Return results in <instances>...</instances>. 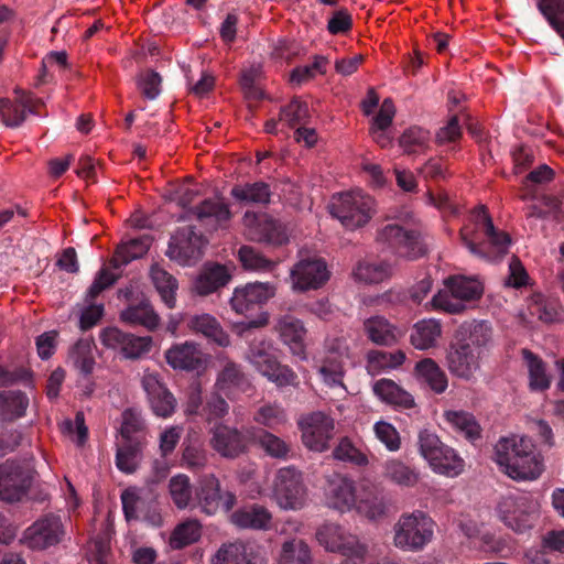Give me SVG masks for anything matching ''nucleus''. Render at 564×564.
Instances as JSON below:
<instances>
[{
  "label": "nucleus",
  "instance_id": "nucleus-3",
  "mask_svg": "<svg viewBox=\"0 0 564 564\" xmlns=\"http://www.w3.org/2000/svg\"><path fill=\"white\" fill-rule=\"evenodd\" d=\"M435 523L425 512L402 513L392 527V543L404 552H420L434 538Z\"/></svg>",
  "mask_w": 564,
  "mask_h": 564
},
{
  "label": "nucleus",
  "instance_id": "nucleus-6",
  "mask_svg": "<svg viewBox=\"0 0 564 564\" xmlns=\"http://www.w3.org/2000/svg\"><path fill=\"white\" fill-rule=\"evenodd\" d=\"M481 294L482 285L478 280L449 276L444 281V288L433 296L431 305L435 310L457 314L466 308V302L477 300Z\"/></svg>",
  "mask_w": 564,
  "mask_h": 564
},
{
  "label": "nucleus",
  "instance_id": "nucleus-61",
  "mask_svg": "<svg viewBox=\"0 0 564 564\" xmlns=\"http://www.w3.org/2000/svg\"><path fill=\"white\" fill-rule=\"evenodd\" d=\"M152 347V338L150 336L138 337L127 334L121 354L128 359H138L148 354Z\"/></svg>",
  "mask_w": 564,
  "mask_h": 564
},
{
  "label": "nucleus",
  "instance_id": "nucleus-64",
  "mask_svg": "<svg viewBox=\"0 0 564 564\" xmlns=\"http://www.w3.org/2000/svg\"><path fill=\"white\" fill-rule=\"evenodd\" d=\"M61 431L64 435L69 436L77 445H83L87 438V426L85 425V417L82 412L76 413L75 420H64L59 424Z\"/></svg>",
  "mask_w": 564,
  "mask_h": 564
},
{
  "label": "nucleus",
  "instance_id": "nucleus-45",
  "mask_svg": "<svg viewBox=\"0 0 564 564\" xmlns=\"http://www.w3.org/2000/svg\"><path fill=\"white\" fill-rule=\"evenodd\" d=\"M69 362L84 375H89L95 366L94 345L87 339L78 340L70 349Z\"/></svg>",
  "mask_w": 564,
  "mask_h": 564
},
{
  "label": "nucleus",
  "instance_id": "nucleus-53",
  "mask_svg": "<svg viewBox=\"0 0 564 564\" xmlns=\"http://www.w3.org/2000/svg\"><path fill=\"white\" fill-rule=\"evenodd\" d=\"M530 314L545 323H552L562 318V312L557 304L546 300L543 295L533 296L529 305Z\"/></svg>",
  "mask_w": 564,
  "mask_h": 564
},
{
  "label": "nucleus",
  "instance_id": "nucleus-14",
  "mask_svg": "<svg viewBox=\"0 0 564 564\" xmlns=\"http://www.w3.org/2000/svg\"><path fill=\"white\" fill-rule=\"evenodd\" d=\"M166 364L174 370L204 372L210 361V356L205 354L199 344L193 340L173 344L164 352Z\"/></svg>",
  "mask_w": 564,
  "mask_h": 564
},
{
  "label": "nucleus",
  "instance_id": "nucleus-52",
  "mask_svg": "<svg viewBox=\"0 0 564 564\" xmlns=\"http://www.w3.org/2000/svg\"><path fill=\"white\" fill-rule=\"evenodd\" d=\"M430 142V133L429 131L419 128L411 127L403 132V134L399 139L400 147L404 150L405 153H419L427 148Z\"/></svg>",
  "mask_w": 564,
  "mask_h": 564
},
{
  "label": "nucleus",
  "instance_id": "nucleus-42",
  "mask_svg": "<svg viewBox=\"0 0 564 564\" xmlns=\"http://www.w3.org/2000/svg\"><path fill=\"white\" fill-rule=\"evenodd\" d=\"M29 400L20 391H7L0 393L1 421L9 422L24 415Z\"/></svg>",
  "mask_w": 564,
  "mask_h": 564
},
{
  "label": "nucleus",
  "instance_id": "nucleus-56",
  "mask_svg": "<svg viewBox=\"0 0 564 564\" xmlns=\"http://www.w3.org/2000/svg\"><path fill=\"white\" fill-rule=\"evenodd\" d=\"M170 495L177 508L184 509L188 506L192 498V487L189 478L178 474L170 480Z\"/></svg>",
  "mask_w": 564,
  "mask_h": 564
},
{
  "label": "nucleus",
  "instance_id": "nucleus-58",
  "mask_svg": "<svg viewBox=\"0 0 564 564\" xmlns=\"http://www.w3.org/2000/svg\"><path fill=\"white\" fill-rule=\"evenodd\" d=\"M310 111L307 105L297 99L292 100L289 105L283 107L280 112V120L291 128L306 123Z\"/></svg>",
  "mask_w": 564,
  "mask_h": 564
},
{
  "label": "nucleus",
  "instance_id": "nucleus-60",
  "mask_svg": "<svg viewBox=\"0 0 564 564\" xmlns=\"http://www.w3.org/2000/svg\"><path fill=\"white\" fill-rule=\"evenodd\" d=\"M419 452L421 456L430 464L435 460V456L445 446L438 436L430 430H422L417 436Z\"/></svg>",
  "mask_w": 564,
  "mask_h": 564
},
{
  "label": "nucleus",
  "instance_id": "nucleus-36",
  "mask_svg": "<svg viewBox=\"0 0 564 564\" xmlns=\"http://www.w3.org/2000/svg\"><path fill=\"white\" fill-rule=\"evenodd\" d=\"M429 466L440 475L456 477L464 471V459L449 446L445 445Z\"/></svg>",
  "mask_w": 564,
  "mask_h": 564
},
{
  "label": "nucleus",
  "instance_id": "nucleus-39",
  "mask_svg": "<svg viewBox=\"0 0 564 564\" xmlns=\"http://www.w3.org/2000/svg\"><path fill=\"white\" fill-rule=\"evenodd\" d=\"M310 546L301 539H291L283 542L278 564H312Z\"/></svg>",
  "mask_w": 564,
  "mask_h": 564
},
{
  "label": "nucleus",
  "instance_id": "nucleus-59",
  "mask_svg": "<svg viewBox=\"0 0 564 564\" xmlns=\"http://www.w3.org/2000/svg\"><path fill=\"white\" fill-rule=\"evenodd\" d=\"M242 382L243 376L239 367L231 361H226L223 370L218 375L216 388L218 391L228 395L231 388L239 387Z\"/></svg>",
  "mask_w": 564,
  "mask_h": 564
},
{
  "label": "nucleus",
  "instance_id": "nucleus-46",
  "mask_svg": "<svg viewBox=\"0 0 564 564\" xmlns=\"http://www.w3.org/2000/svg\"><path fill=\"white\" fill-rule=\"evenodd\" d=\"M523 358L529 371V386L531 390L542 391L550 387L551 379L546 373L545 366L536 356L523 350Z\"/></svg>",
  "mask_w": 564,
  "mask_h": 564
},
{
  "label": "nucleus",
  "instance_id": "nucleus-31",
  "mask_svg": "<svg viewBox=\"0 0 564 564\" xmlns=\"http://www.w3.org/2000/svg\"><path fill=\"white\" fill-rule=\"evenodd\" d=\"M271 513L263 507L252 506L231 513L230 521L238 528L267 530L271 524Z\"/></svg>",
  "mask_w": 564,
  "mask_h": 564
},
{
  "label": "nucleus",
  "instance_id": "nucleus-20",
  "mask_svg": "<svg viewBox=\"0 0 564 564\" xmlns=\"http://www.w3.org/2000/svg\"><path fill=\"white\" fill-rule=\"evenodd\" d=\"M204 239L191 226L180 229L172 238L166 256L182 264H188L200 257Z\"/></svg>",
  "mask_w": 564,
  "mask_h": 564
},
{
  "label": "nucleus",
  "instance_id": "nucleus-50",
  "mask_svg": "<svg viewBox=\"0 0 564 564\" xmlns=\"http://www.w3.org/2000/svg\"><path fill=\"white\" fill-rule=\"evenodd\" d=\"M257 444L268 456L276 459H286L291 451L286 441L268 431L258 435Z\"/></svg>",
  "mask_w": 564,
  "mask_h": 564
},
{
  "label": "nucleus",
  "instance_id": "nucleus-47",
  "mask_svg": "<svg viewBox=\"0 0 564 564\" xmlns=\"http://www.w3.org/2000/svg\"><path fill=\"white\" fill-rule=\"evenodd\" d=\"M538 9L551 28L564 40V0H539Z\"/></svg>",
  "mask_w": 564,
  "mask_h": 564
},
{
  "label": "nucleus",
  "instance_id": "nucleus-41",
  "mask_svg": "<svg viewBox=\"0 0 564 564\" xmlns=\"http://www.w3.org/2000/svg\"><path fill=\"white\" fill-rule=\"evenodd\" d=\"M242 268L257 273L272 272L279 261L265 258L260 251L250 246H242L238 251Z\"/></svg>",
  "mask_w": 564,
  "mask_h": 564
},
{
  "label": "nucleus",
  "instance_id": "nucleus-10",
  "mask_svg": "<svg viewBox=\"0 0 564 564\" xmlns=\"http://www.w3.org/2000/svg\"><path fill=\"white\" fill-rule=\"evenodd\" d=\"M316 538L327 551L338 552L351 560L361 561L368 552V546L361 543L358 536L335 523L322 525L316 532Z\"/></svg>",
  "mask_w": 564,
  "mask_h": 564
},
{
  "label": "nucleus",
  "instance_id": "nucleus-63",
  "mask_svg": "<svg viewBox=\"0 0 564 564\" xmlns=\"http://www.w3.org/2000/svg\"><path fill=\"white\" fill-rule=\"evenodd\" d=\"M22 441V433L10 422L0 421V457L13 452Z\"/></svg>",
  "mask_w": 564,
  "mask_h": 564
},
{
  "label": "nucleus",
  "instance_id": "nucleus-9",
  "mask_svg": "<svg viewBox=\"0 0 564 564\" xmlns=\"http://www.w3.org/2000/svg\"><path fill=\"white\" fill-rule=\"evenodd\" d=\"M247 359L263 377L278 387L296 386V375L288 366L278 362L271 343L259 340L251 344Z\"/></svg>",
  "mask_w": 564,
  "mask_h": 564
},
{
  "label": "nucleus",
  "instance_id": "nucleus-51",
  "mask_svg": "<svg viewBox=\"0 0 564 564\" xmlns=\"http://www.w3.org/2000/svg\"><path fill=\"white\" fill-rule=\"evenodd\" d=\"M444 416L465 437L474 440L479 436L480 427L471 414L464 411H446Z\"/></svg>",
  "mask_w": 564,
  "mask_h": 564
},
{
  "label": "nucleus",
  "instance_id": "nucleus-18",
  "mask_svg": "<svg viewBox=\"0 0 564 564\" xmlns=\"http://www.w3.org/2000/svg\"><path fill=\"white\" fill-rule=\"evenodd\" d=\"M275 291V285L270 282L246 283L234 289L229 305L235 313L246 315L272 299Z\"/></svg>",
  "mask_w": 564,
  "mask_h": 564
},
{
  "label": "nucleus",
  "instance_id": "nucleus-13",
  "mask_svg": "<svg viewBox=\"0 0 564 564\" xmlns=\"http://www.w3.org/2000/svg\"><path fill=\"white\" fill-rule=\"evenodd\" d=\"M34 478L31 463L7 460L0 465V498L4 501H19L29 490Z\"/></svg>",
  "mask_w": 564,
  "mask_h": 564
},
{
  "label": "nucleus",
  "instance_id": "nucleus-27",
  "mask_svg": "<svg viewBox=\"0 0 564 564\" xmlns=\"http://www.w3.org/2000/svg\"><path fill=\"white\" fill-rule=\"evenodd\" d=\"M364 330L369 340L379 346H392L403 336V332L379 315L367 318Z\"/></svg>",
  "mask_w": 564,
  "mask_h": 564
},
{
  "label": "nucleus",
  "instance_id": "nucleus-5",
  "mask_svg": "<svg viewBox=\"0 0 564 564\" xmlns=\"http://www.w3.org/2000/svg\"><path fill=\"white\" fill-rule=\"evenodd\" d=\"M496 513L508 529L523 534L529 532L538 521L540 505L529 495H507L498 501Z\"/></svg>",
  "mask_w": 564,
  "mask_h": 564
},
{
  "label": "nucleus",
  "instance_id": "nucleus-7",
  "mask_svg": "<svg viewBox=\"0 0 564 564\" xmlns=\"http://www.w3.org/2000/svg\"><path fill=\"white\" fill-rule=\"evenodd\" d=\"M473 217L476 225L484 228L488 238V243L477 246L474 242V239L469 237L467 230H462V241L470 253L485 260H496L497 258L506 254L510 245V239L505 232H499L495 228L491 218L486 212V207L484 205L477 207Z\"/></svg>",
  "mask_w": 564,
  "mask_h": 564
},
{
  "label": "nucleus",
  "instance_id": "nucleus-17",
  "mask_svg": "<svg viewBox=\"0 0 564 564\" xmlns=\"http://www.w3.org/2000/svg\"><path fill=\"white\" fill-rule=\"evenodd\" d=\"M294 291H310L323 286L329 279L326 262L321 258H306L297 261L290 271Z\"/></svg>",
  "mask_w": 564,
  "mask_h": 564
},
{
  "label": "nucleus",
  "instance_id": "nucleus-30",
  "mask_svg": "<svg viewBox=\"0 0 564 564\" xmlns=\"http://www.w3.org/2000/svg\"><path fill=\"white\" fill-rule=\"evenodd\" d=\"M442 336V325L435 318H426L414 324L410 340L420 350H427L437 346Z\"/></svg>",
  "mask_w": 564,
  "mask_h": 564
},
{
  "label": "nucleus",
  "instance_id": "nucleus-26",
  "mask_svg": "<svg viewBox=\"0 0 564 564\" xmlns=\"http://www.w3.org/2000/svg\"><path fill=\"white\" fill-rule=\"evenodd\" d=\"M373 394L383 403L400 409L415 405L413 395L391 379H379L372 384Z\"/></svg>",
  "mask_w": 564,
  "mask_h": 564
},
{
  "label": "nucleus",
  "instance_id": "nucleus-21",
  "mask_svg": "<svg viewBox=\"0 0 564 564\" xmlns=\"http://www.w3.org/2000/svg\"><path fill=\"white\" fill-rule=\"evenodd\" d=\"M357 500L356 484L352 479L343 475H333L328 478L325 501L329 508L346 513L355 509Z\"/></svg>",
  "mask_w": 564,
  "mask_h": 564
},
{
  "label": "nucleus",
  "instance_id": "nucleus-57",
  "mask_svg": "<svg viewBox=\"0 0 564 564\" xmlns=\"http://www.w3.org/2000/svg\"><path fill=\"white\" fill-rule=\"evenodd\" d=\"M140 462V446L138 443H128L117 451V467L127 474L133 473Z\"/></svg>",
  "mask_w": 564,
  "mask_h": 564
},
{
  "label": "nucleus",
  "instance_id": "nucleus-16",
  "mask_svg": "<svg viewBox=\"0 0 564 564\" xmlns=\"http://www.w3.org/2000/svg\"><path fill=\"white\" fill-rule=\"evenodd\" d=\"M349 358V346L346 338L335 337L326 341V356L319 367V373L327 386L346 390L343 384V364Z\"/></svg>",
  "mask_w": 564,
  "mask_h": 564
},
{
  "label": "nucleus",
  "instance_id": "nucleus-23",
  "mask_svg": "<svg viewBox=\"0 0 564 564\" xmlns=\"http://www.w3.org/2000/svg\"><path fill=\"white\" fill-rule=\"evenodd\" d=\"M210 434V446L223 457L236 458L247 449L246 438L236 427L217 424Z\"/></svg>",
  "mask_w": 564,
  "mask_h": 564
},
{
  "label": "nucleus",
  "instance_id": "nucleus-1",
  "mask_svg": "<svg viewBox=\"0 0 564 564\" xmlns=\"http://www.w3.org/2000/svg\"><path fill=\"white\" fill-rule=\"evenodd\" d=\"M492 328L481 321L463 324L449 344L445 365L452 376L471 381L480 370V361L487 348L492 345Z\"/></svg>",
  "mask_w": 564,
  "mask_h": 564
},
{
  "label": "nucleus",
  "instance_id": "nucleus-22",
  "mask_svg": "<svg viewBox=\"0 0 564 564\" xmlns=\"http://www.w3.org/2000/svg\"><path fill=\"white\" fill-rule=\"evenodd\" d=\"M212 564H265V553L253 543H227L218 549Z\"/></svg>",
  "mask_w": 564,
  "mask_h": 564
},
{
  "label": "nucleus",
  "instance_id": "nucleus-15",
  "mask_svg": "<svg viewBox=\"0 0 564 564\" xmlns=\"http://www.w3.org/2000/svg\"><path fill=\"white\" fill-rule=\"evenodd\" d=\"M334 420L324 412H313L299 420L303 444L311 451L324 452L333 437Z\"/></svg>",
  "mask_w": 564,
  "mask_h": 564
},
{
  "label": "nucleus",
  "instance_id": "nucleus-48",
  "mask_svg": "<svg viewBox=\"0 0 564 564\" xmlns=\"http://www.w3.org/2000/svg\"><path fill=\"white\" fill-rule=\"evenodd\" d=\"M253 421L269 429H276L288 422V414L278 403H267L258 408Z\"/></svg>",
  "mask_w": 564,
  "mask_h": 564
},
{
  "label": "nucleus",
  "instance_id": "nucleus-44",
  "mask_svg": "<svg viewBox=\"0 0 564 564\" xmlns=\"http://www.w3.org/2000/svg\"><path fill=\"white\" fill-rule=\"evenodd\" d=\"M405 360V354L402 350L395 351H370L367 358V368L372 375L382 370L394 369L401 366Z\"/></svg>",
  "mask_w": 564,
  "mask_h": 564
},
{
  "label": "nucleus",
  "instance_id": "nucleus-11",
  "mask_svg": "<svg viewBox=\"0 0 564 564\" xmlns=\"http://www.w3.org/2000/svg\"><path fill=\"white\" fill-rule=\"evenodd\" d=\"M377 241L382 248L406 260H414L426 251L415 232L405 230L398 224L382 227L378 231Z\"/></svg>",
  "mask_w": 564,
  "mask_h": 564
},
{
  "label": "nucleus",
  "instance_id": "nucleus-25",
  "mask_svg": "<svg viewBox=\"0 0 564 564\" xmlns=\"http://www.w3.org/2000/svg\"><path fill=\"white\" fill-rule=\"evenodd\" d=\"M187 329L195 335H202L220 347L230 344L229 335L224 330L215 316L208 313L188 315L185 319Z\"/></svg>",
  "mask_w": 564,
  "mask_h": 564
},
{
  "label": "nucleus",
  "instance_id": "nucleus-34",
  "mask_svg": "<svg viewBox=\"0 0 564 564\" xmlns=\"http://www.w3.org/2000/svg\"><path fill=\"white\" fill-rule=\"evenodd\" d=\"M383 476L390 482L412 488L420 481V473L400 459H388L383 465Z\"/></svg>",
  "mask_w": 564,
  "mask_h": 564
},
{
  "label": "nucleus",
  "instance_id": "nucleus-28",
  "mask_svg": "<svg viewBox=\"0 0 564 564\" xmlns=\"http://www.w3.org/2000/svg\"><path fill=\"white\" fill-rule=\"evenodd\" d=\"M275 328L279 332L283 343L290 347L292 354L299 356L301 359H304L305 355L303 340L306 334V329L303 323L291 315H285L278 319Z\"/></svg>",
  "mask_w": 564,
  "mask_h": 564
},
{
  "label": "nucleus",
  "instance_id": "nucleus-2",
  "mask_svg": "<svg viewBox=\"0 0 564 564\" xmlns=\"http://www.w3.org/2000/svg\"><path fill=\"white\" fill-rule=\"evenodd\" d=\"M494 460L501 473L516 481H532L544 470L543 457L525 435L501 437L495 445Z\"/></svg>",
  "mask_w": 564,
  "mask_h": 564
},
{
  "label": "nucleus",
  "instance_id": "nucleus-38",
  "mask_svg": "<svg viewBox=\"0 0 564 564\" xmlns=\"http://www.w3.org/2000/svg\"><path fill=\"white\" fill-rule=\"evenodd\" d=\"M415 372L434 392L442 393L446 390L447 377L433 359L425 358L419 361L415 366Z\"/></svg>",
  "mask_w": 564,
  "mask_h": 564
},
{
  "label": "nucleus",
  "instance_id": "nucleus-33",
  "mask_svg": "<svg viewBox=\"0 0 564 564\" xmlns=\"http://www.w3.org/2000/svg\"><path fill=\"white\" fill-rule=\"evenodd\" d=\"M150 279L158 291L162 302L173 308L176 304L177 281L166 270L154 263L150 268Z\"/></svg>",
  "mask_w": 564,
  "mask_h": 564
},
{
  "label": "nucleus",
  "instance_id": "nucleus-8",
  "mask_svg": "<svg viewBox=\"0 0 564 564\" xmlns=\"http://www.w3.org/2000/svg\"><path fill=\"white\" fill-rule=\"evenodd\" d=\"M67 538L65 521L56 514H45L28 527L20 539L32 551H45L57 546Z\"/></svg>",
  "mask_w": 564,
  "mask_h": 564
},
{
  "label": "nucleus",
  "instance_id": "nucleus-62",
  "mask_svg": "<svg viewBox=\"0 0 564 564\" xmlns=\"http://www.w3.org/2000/svg\"><path fill=\"white\" fill-rule=\"evenodd\" d=\"M333 455L338 460L349 462L358 466L368 464L367 456L360 452L348 438H341L335 447Z\"/></svg>",
  "mask_w": 564,
  "mask_h": 564
},
{
  "label": "nucleus",
  "instance_id": "nucleus-19",
  "mask_svg": "<svg viewBox=\"0 0 564 564\" xmlns=\"http://www.w3.org/2000/svg\"><path fill=\"white\" fill-rule=\"evenodd\" d=\"M243 225L246 235L253 241H265L273 245H283L289 241L286 228L267 214L247 212L243 216Z\"/></svg>",
  "mask_w": 564,
  "mask_h": 564
},
{
  "label": "nucleus",
  "instance_id": "nucleus-24",
  "mask_svg": "<svg viewBox=\"0 0 564 564\" xmlns=\"http://www.w3.org/2000/svg\"><path fill=\"white\" fill-rule=\"evenodd\" d=\"M196 495L202 511L208 516L217 512L221 501L227 511H229L235 503V497L231 494L228 492L224 497L220 496L219 481L213 475L202 478Z\"/></svg>",
  "mask_w": 564,
  "mask_h": 564
},
{
  "label": "nucleus",
  "instance_id": "nucleus-40",
  "mask_svg": "<svg viewBox=\"0 0 564 564\" xmlns=\"http://www.w3.org/2000/svg\"><path fill=\"white\" fill-rule=\"evenodd\" d=\"M391 274V267L386 262L360 261L352 270L356 281L365 284L380 283Z\"/></svg>",
  "mask_w": 564,
  "mask_h": 564
},
{
  "label": "nucleus",
  "instance_id": "nucleus-4",
  "mask_svg": "<svg viewBox=\"0 0 564 564\" xmlns=\"http://www.w3.org/2000/svg\"><path fill=\"white\" fill-rule=\"evenodd\" d=\"M330 214L349 230L366 226L377 212L376 200L360 189L341 193L333 197Z\"/></svg>",
  "mask_w": 564,
  "mask_h": 564
},
{
  "label": "nucleus",
  "instance_id": "nucleus-12",
  "mask_svg": "<svg viewBox=\"0 0 564 564\" xmlns=\"http://www.w3.org/2000/svg\"><path fill=\"white\" fill-rule=\"evenodd\" d=\"M273 498L282 509H301L306 500L301 473L294 467L279 469L273 484Z\"/></svg>",
  "mask_w": 564,
  "mask_h": 564
},
{
  "label": "nucleus",
  "instance_id": "nucleus-29",
  "mask_svg": "<svg viewBox=\"0 0 564 564\" xmlns=\"http://www.w3.org/2000/svg\"><path fill=\"white\" fill-rule=\"evenodd\" d=\"M230 280L227 269L220 264L205 267L193 282V291L206 296L225 286Z\"/></svg>",
  "mask_w": 564,
  "mask_h": 564
},
{
  "label": "nucleus",
  "instance_id": "nucleus-37",
  "mask_svg": "<svg viewBox=\"0 0 564 564\" xmlns=\"http://www.w3.org/2000/svg\"><path fill=\"white\" fill-rule=\"evenodd\" d=\"M151 243L152 239L147 235L132 238L129 241L121 243L117 248L111 263L115 268H118L122 264L129 263L134 259L141 258L148 252Z\"/></svg>",
  "mask_w": 564,
  "mask_h": 564
},
{
  "label": "nucleus",
  "instance_id": "nucleus-49",
  "mask_svg": "<svg viewBox=\"0 0 564 564\" xmlns=\"http://www.w3.org/2000/svg\"><path fill=\"white\" fill-rule=\"evenodd\" d=\"M231 195L240 202L267 204L270 199L269 186L262 182L235 186Z\"/></svg>",
  "mask_w": 564,
  "mask_h": 564
},
{
  "label": "nucleus",
  "instance_id": "nucleus-55",
  "mask_svg": "<svg viewBox=\"0 0 564 564\" xmlns=\"http://www.w3.org/2000/svg\"><path fill=\"white\" fill-rule=\"evenodd\" d=\"M354 510L368 520L376 521L384 517L387 507L381 498L369 494L365 497L358 498Z\"/></svg>",
  "mask_w": 564,
  "mask_h": 564
},
{
  "label": "nucleus",
  "instance_id": "nucleus-54",
  "mask_svg": "<svg viewBox=\"0 0 564 564\" xmlns=\"http://www.w3.org/2000/svg\"><path fill=\"white\" fill-rule=\"evenodd\" d=\"M373 433L376 438L389 452H398L401 448V436L393 424L388 421L380 420L373 424Z\"/></svg>",
  "mask_w": 564,
  "mask_h": 564
},
{
  "label": "nucleus",
  "instance_id": "nucleus-35",
  "mask_svg": "<svg viewBox=\"0 0 564 564\" xmlns=\"http://www.w3.org/2000/svg\"><path fill=\"white\" fill-rule=\"evenodd\" d=\"M18 97L15 102L9 99H0V113L7 126L17 127L21 124L26 117V112L33 111L32 100L24 96L20 90L15 91Z\"/></svg>",
  "mask_w": 564,
  "mask_h": 564
},
{
  "label": "nucleus",
  "instance_id": "nucleus-32",
  "mask_svg": "<svg viewBox=\"0 0 564 564\" xmlns=\"http://www.w3.org/2000/svg\"><path fill=\"white\" fill-rule=\"evenodd\" d=\"M123 322L132 325H142L149 330L159 327L161 318L148 300L141 301L138 305H130L120 314Z\"/></svg>",
  "mask_w": 564,
  "mask_h": 564
},
{
  "label": "nucleus",
  "instance_id": "nucleus-43",
  "mask_svg": "<svg viewBox=\"0 0 564 564\" xmlns=\"http://www.w3.org/2000/svg\"><path fill=\"white\" fill-rule=\"evenodd\" d=\"M200 535V523L196 520H186L175 527L169 543L172 549L180 550L198 541Z\"/></svg>",
  "mask_w": 564,
  "mask_h": 564
}]
</instances>
